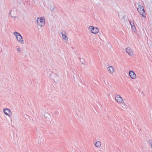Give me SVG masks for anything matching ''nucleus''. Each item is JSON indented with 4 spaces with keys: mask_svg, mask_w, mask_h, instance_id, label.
<instances>
[{
    "mask_svg": "<svg viewBox=\"0 0 152 152\" xmlns=\"http://www.w3.org/2000/svg\"><path fill=\"white\" fill-rule=\"evenodd\" d=\"M130 23L131 26L132 30L134 32H135L136 31V28L134 23H132L131 22H130Z\"/></svg>",
    "mask_w": 152,
    "mask_h": 152,
    "instance_id": "nucleus-12",
    "label": "nucleus"
},
{
    "mask_svg": "<svg viewBox=\"0 0 152 152\" xmlns=\"http://www.w3.org/2000/svg\"><path fill=\"white\" fill-rule=\"evenodd\" d=\"M115 99L117 102L120 104H124V101L122 98L118 94L115 95Z\"/></svg>",
    "mask_w": 152,
    "mask_h": 152,
    "instance_id": "nucleus-4",
    "label": "nucleus"
},
{
    "mask_svg": "<svg viewBox=\"0 0 152 152\" xmlns=\"http://www.w3.org/2000/svg\"><path fill=\"white\" fill-rule=\"evenodd\" d=\"M13 34L17 40L22 45L24 44L23 38L21 34L16 31L14 32Z\"/></svg>",
    "mask_w": 152,
    "mask_h": 152,
    "instance_id": "nucleus-1",
    "label": "nucleus"
},
{
    "mask_svg": "<svg viewBox=\"0 0 152 152\" xmlns=\"http://www.w3.org/2000/svg\"><path fill=\"white\" fill-rule=\"evenodd\" d=\"M94 145L96 147L99 148L101 146V143L100 141H97L95 142Z\"/></svg>",
    "mask_w": 152,
    "mask_h": 152,
    "instance_id": "nucleus-11",
    "label": "nucleus"
},
{
    "mask_svg": "<svg viewBox=\"0 0 152 152\" xmlns=\"http://www.w3.org/2000/svg\"><path fill=\"white\" fill-rule=\"evenodd\" d=\"M37 24L40 27L44 26L45 24V18L44 17L38 18L37 19Z\"/></svg>",
    "mask_w": 152,
    "mask_h": 152,
    "instance_id": "nucleus-2",
    "label": "nucleus"
},
{
    "mask_svg": "<svg viewBox=\"0 0 152 152\" xmlns=\"http://www.w3.org/2000/svg\"><path fill=\"white\" fill-rule=\"evenodd\" d=\"M122 107L123 108H125V106L124 107V106H122Z\"/></svg>",
    "mask_w": 152,
    "mask_h": 152,
    "instance_id": "nucleus-16",
    "label": "nucleus"
},
{
    "mask_svg": "<svg viewBox=\"0 0 152 152\" xmlns=\"http://www.w3.org/2000/svg\"><path fill=\"white\" fill-rule=\"evenodd\" d=\"M107 70L109 73L111 74H112L114 72L115 69L114 67L113 66H111L107 67Z\"/></svg>",
    "mask_w": 152,
    "mask_h": 152,
    "instance_id": "nucleus-7",
    "label": "nucleus"
},
{
    "mask_svg": "<svg viewBox=\"0 0 152 152\" xmlns=\"http://www.w3.org/2000/svg\"><path fill=\"white\" fill-rule=\"evenodd\" d=\"M150 145H151V148L152 149V140H150L149 141Z\"/></svg>",
    "mask_w": 152,
    "mask_h": 152,
    "instance_id": "nucleus-14",
    "label": "nucleus"
},
{
    "mask_svg": "<svg viewBox=\"0 0 152 152\" xmlns=\"http://www.w3.org/2000/svg\"><path fill=\"white\" fill-rule=\"evenodd\" d=\"M137 10L140 14L141 15L142 17L145 18V12L144 7L142 6L139 5L137 8Z\"/></svg>",
    "mask_w": 152,
    "mask_h": 152,
    "instance_id": "nucleus-3",
    "label": "nucleus"
},
{
    "mask_svg": "<svg viewBox=\"0 0 152 152\" xmlns=\"http://www.w3.org/2000/svg\"><path fill=\"white\" fill-rule=\"evenodd\" d=\"M61 34L62 35L63 40L66 43L68 40V38L66 36L65 31H64V33L62 32Z\"/></svg>",
    "mask_w": 152,
    "mask_h": 152,
    "instance_id": "nucleus-8",
    "label": "nucleus"
},
{
    "mask_svg": "<svg viewBox=\"0 0 152 152\" xmlns=\"http://www.w3.org/2000/svg\"><path fill=\"white\" fill-rule=\"evenodd\" d=\"M3 112L6 115L9 117H10L12 115V112L10 110L9 108H5L3 110Z\"/></svg>",
    "mask_w": 152,
    "mask_h": 152,
    "instance_id": "nucleus-6",
    "label": "nucleus"
},
{
    "mask_svg": "<svg viewBox=\"0 0 152 152\" xmlns=\"http://www.w3.org/2000/svg\"><path fill=\"white\" fill-rule=\"evenodd\" d=\"M129 75L130 78L132 79H135L136 78V75L135 72L132 71H130L129 72Z\"/></svg>",
    "mask_w": 152,
    "mask_h": 152,
    "instance_id": "nucleus-9",
    "label": "nucleus"
},
{
    "mask_svg": "<svg viewBox=\"0 0 152 152\" xmlns=\"http://www.w3.org/2000/svg\"><path fill=\"white\" fill-rule=\"evenodd\" d=\"M44 141V139L42 138H41L38 141V142L39 143H41Z\"/></svg>",
    "mask_w": 152,
    "mask_h": 152,
    "instance_id": "nucleus-13",
    "label": "nucleus"
},
{
    "mask_svg": "<svg viewBox=\"0 0 152 152\" xmlns=\"http://www.w3.org/2000/svg\"><path fill=\"white\" fill-rule=\"evenodd\" d=\"M126 52L130 56L134 55L133 51L132 49L130 47H127L126 48Z\"/></svg>",
    "mask_w": 152,
    "mask_h": 152,
    "instance_id": "nucleus-10",
    "label": "nucleus"
},
{
    "mask_svg": "<svg viewBox=\"0 0 152 152\" xmlns=\"http://www.w3.org/2000/svg\"><path fill=\"white\" fill-rule=\"evenodd\" d=\"M88 29L90 32L93 34H96L99 32V28L97 27H94L93 26H90L88 28Z\"/></svg>",
    "mask_w": 152,
    "mask_h": 152,
    "instance_id": "nucleus-5",
    "label": "nucleus"
},
{
    "mask_svg": "<svg viewBox=\"0 0 152 152\" xmlns=\"http://www.w3.org/2000/svg\"><path fill=\"white\" fill-rule=\"evenodd\" d=\"M17 51H18V52H19V53H20L21 52V48H20V47H19L18 49H17Z\"/></svg>",
    "mask_w": 152,
    "mask_h": 152,
    "instance_id": "nucleus-15",
    "label": "nucleus"
}]
</instances>
